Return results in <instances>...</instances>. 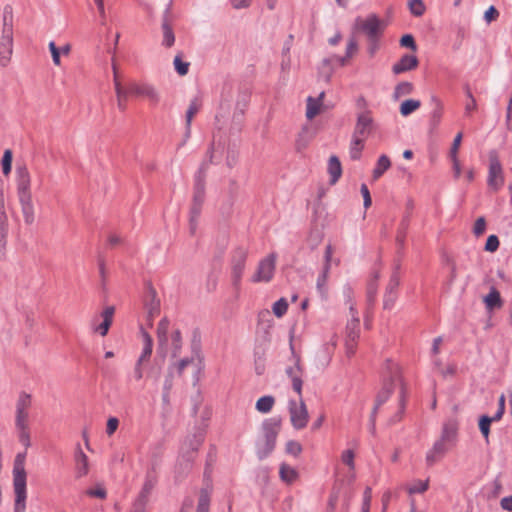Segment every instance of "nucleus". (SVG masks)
<instances>
[{
	"label": "nucleus",
	"mask_w": 512,
	"mask_h": 512,
	"mask_svg": "<svg viewBox=\"0 0 512 512\" xmlns=\"http://www.w3.org/2000/svg\"><path fill=\"white\" fill-rule=\"evenodd\" d=\"M200 109V102L197 99H194L190 102L189 107L186 111V125H187V132L186 137L190 134V125L192 122L193 117Z\"/></svg>",
	"instance_id": "41"
},
{
	"label": "nucleus",
	"mask_w": 512,
	"mask_h": 512,
	"mask_svg": "<svg viewBox=\"0 0 512 512\" xmlns=\"http://www.w3.org/2000/svg\"><path fill=\"white\" fill-rule=\"evenodd\" d=\"M20 206H21V213L24 219V223L26 225H32L35 222V209L32 202V197H21L18 198Z\"/></svg>",
	"instance_id": "23"
},
{
	"label": "nucleus",
	"mask_w": 512,
	"mask_h": 512,
	"mask_svg": "<svg viewBox=\"0 0 512 512\" xmlns=\"http://www.w3.org/2000/svg\"><path fill=\"white\" fill-rule=\"evenodd\" d=\"M421 106L419 100L407 99L403 101L400 105V113L402 116H408L414 111H416Z\"/></svg>",
	"instance_id": "42"
},
{
	"label": "nucleus",
	"mask_w": 512,
	"mask_h": 512,
	"mask_svg": "<svg viewBox=\"0 0 512 512\" xmlns=\"http://www.w3.org/2000/svg\"><path fill=\"white\" fill-rule=\"evenodd\" d=\"M17 197H32L30 173L25 165L16 167Z\"/></svg>",
	"instance_id": "15"
},
{
	"label": "nucleus",
	"mask_w": 512,
	"mask_h": 512,
	"mask_svg": "<svg viewBox=\"0 0 512 512\" xmlns=\"http://www.w3.org/2000/svg\"><path fill=\"white\" fill-rule=\"evenodd\" d=\"M499 247V239L496 235H490L485 244V250L488 252H495Z\"/></svg>",
	"instance_id": "63"
},
{
	"label": "nucleus",
	"mask_w": 512,
	"mask_h": 512,
	"mask_svg": "<svg viewBox=\"0 0 512 512\" xmlns=\"http://www.w3.org/2000/svg\"><path fill=\"white\" fill-rule=\"evenodd\" d=\"M210 493L207 489L200 490L196 512H209Z\"/></svg>",
	"instance_id": "39"
},
{
	"label": "nucleus",
	"mask_w": 512,
	"mask_h": 512,
	"mask_svg": "<svg viewBox=\"0 0 512 512\" xmlns=\"http://www.w3.org/2000/svg\"><path fill=\"white\" fill-rule=\"evenodd\" d=\"M429 487V480H417L407 487V492L412 495L415 493H424Z\"/></svg>",
	"instance_id": "48"
},
{
	"label": "nucleus",
	"mask_w": 512,
	"mask_h": 512,
	"mask_svg": "<svg viewBox=\"0 0 512 512\" xmlns=\"http://www.w3.org/2000/svg\"><path fill=\"white\" fill-rule=\"evenodd\" d=\"M396 383H399L400 385V407L402 410L404 408L405 401V386L400 376V369L396 363L391 360H387L384 367L383 386L376 395L375 404L372 409L373 414H377L379 408L389 399L394 391Z\"/></svg>",
	"instance_id": "2"
},
{
	"label": "nucleus",
	"mask_w": 512,
	"mask_h": 512,
	"mask_svg": "<svg viewBox=\"0 0 512 512\" xmlns=\"http://www.w3.org/2000/svg\"><path fill=\"white\" fill-rule=\"evenodd\" d=\"M25 453H18L14 459L13 487L15 493L14 512H25L26 509V470Z\"/></svg>",
	"instance_id": "4"
},
{
	"label": "nucleus",
	"mask_w": 512,
	"mask_h": 512,
	"mask_svg": "<svg viewBox=\"0 0 512 512\" xmlns=\"http://www.w3.org/2000/svg\"><path fill=\"white\" fill-rule=\"evenodd\" d=\"M277 255L270 253L267 257L263 258L257 267L255 274L252 277V282H269L272 280L276 268Z\"/></svg>",
	"instance_id": "12"
},
{
	"label": "nucleus",
	"mask_w": 512,
	"mask_h": 512,
	"mask_svg": "<svg viewBox=\"0 0 512 512\" xmlns=\"http://www.w3.org/2000/svg\"><path fill=\"white\" fill-rule=\"evenodd\" d=\"M193 459L194 457H192V455H187L185 453L181 454L175 470L177 478L183 477L185 474L188 473V471H190V469L192 468Z\"/></svg>",
	"instance_id": "32"
},
{
	"label": "nucleus",
	"mask_w": 512,
	"mask_h": 512,
	"mask_svg": "<svg viewBox=\"0 0 512 512\" xmlns=\"http://www.w3.org/2000/svg\"><path fill=\"white\" fill-rule=\"evenodd\" d=\"M145 82L129 81L125 87L129 91V96L141 97Z\"/></svg>",
	"instance_id": "50"
},
{
	"label": "nucleus",
	"mask_w": 512,
	"mask_h": 512,
	"mask_svg": "<svg viewBox=\"0 0 512 512\" xmlns=\"http://www.w3.org/2000/svg\"><path fill=\"white\" fill-rule=\"evenodd\" d=\"M483 302L486 309L490 312L503 306L500 292L494 286L490 288V292L483 298Z\"/></svg>",
	"instance_id": "27"
},
{
	"label": "nucleus",
	"mask_w": 512,
	"mask_h": 512,
	"mask_svg": "<svg viewBox=\"0 0 512 512\" xmlns=\"http://www.w3.org/2000/svg\"><path fill=\"white\" fill-rule=\"evenodd\" d=\"M350 311L352 312V319L347 323L346 326V339L352 341L358 340L360 334V320L357 317V312L351 306Z\"/></svg>",
	"instance_id": "28"
},
{
	"label": "nucleus",
	"mask_w": 512,
	"mask_h": 512,
	"mask_svg": "<svg viewBox=\"0 0 512 512\" xmlns=\"http://www.w3.org/2000/svg\"><path fill=\"white\" fill-rule=\"evenodd\" d=\"M379 279V273L376 272L374 279L371 280L367 285V303L369 307H372L376 300L377 294V280Z\"/></svg>",
	"instance_id": "40"
},
{
	"label": "nucleus",
	"mask_w": 512,
	"mask_h": 512,
	"mask_svg": "<svg viewBox=\"0 0 512 512\" xmlns=\"http://www.w3.org/2000/svg\"><path fill=\"white\" fill-rule=\"evenodd\" d=\"M407 228H408V220L403 219V221L401 222L400 228L398 230L397 236H396V243H397L399 249L404 248Z\"/></svg>",
	"instance_id": "53"
},
{
	"label": "nucleus",
	"mask_w": 512,
	"mask_h": 512,
	"mask_svg": "<svg viewBox=\"0 0 512 512\" xmlns=\"http://www.w3.org/2000/svg\"><path fill=\"white\" fill-rule=\"evenodd\" d=\"M141 331L144 341V347L137 361L140 363H146L150 359L152 354L153 340L149 333H147L143 329H141Z\"/></svg>",
	"instance_id": "34"
},
{
	"label": "nucleus",
	"mask_w": 512,
	"mask_h": 512,
	"mask_svg": "<svg viewBox=\"0 0 512 512\" xmlns=\"http://www.w3.org/2000/svg\"><path fill=\"white\" fill-rule=\"evenodd\" d=\"M168 329H169V321L167 318H163L157 326V340H158V350H160L165 357L166 347L168 344Z\"/></svg>",
	"instance_id": "25"
},
{
	"label": "nucleus",
	"mask_w": 512,
	"mask_h": 512,
	"mask_svg": "<svg viewBox=\"0 0 512 512\" xmlns=\"http://www.w3.org/2000/svg\"><path fill=\"white\" fill-rule=\"evenodd\" d=\"M74 459L76 463V477L81 478L86 476L89 472L88 457L82 451L80 444H77L76 446Z\"/></svg>",
	"instance_id": "21"
},
{
	"label": "nucleus",
	"mask_w": 512,
	"mask_h": 512,
	"mask_svg": "<svg viewBox=\"0 0 512 512\" xmlns=\"http://www.w3.org/2000/svg\"><path fill=\"white\" fill-rule=\"evenodd\" d=\"M31 407L32 395L26 391H21L15 403V425L29 424Z\"/></svg>",
	"instance_id": "11"
},
{
	"label": "nucleus",
	"mask_w": 512,
	"mask_h": 512,
	"mask_svg": "<svg viewBox=\"0 0 512 512\" xmlns=\"http://www.w3.org/2000/svg\"><path fill=\"white\" fill-rule=\"evenodd\" d=\"M418 63V59L415 55L405 54L393 65L392 71L394 74H401L415 69L418 66Z\"/></svg>",
	"instance_id": "20"
},
{
	"label": "nucleus",
	"mask_w": 512,
	"mask_h": 512,
	"mask_svg": "<svg viewBox=\"0 0 512 512\" xmlns=\"http://www.w3.org/2000/svg\"><path fill=\"white\" fill-rule=\"evenodd\" d=\"M281 419L279 417H273L263 422L264 440L269 442L271 447L272 443H276V438L280 430Z\"/></svg>",
	"instance_id": "18"
},
{
	"label": "nucleus",
	"mask_w": 512,
	"mask_h": 512,
	"mask_svg": "<svg viewBox=\"0 0 512 512\" xmlns=\"http://www.w3.org/2000/svg\"><path fill=\"white\" fill-rule=\"evenodd\" d=\"M117 98V107L120 111H125L127 108V100L129 97V91L125 89L120 80H116V86L114 87Z\"/></svg>",
	"instance_id": "33"
},
{
	"label": "nucleus",
	"mask_w": 512,
	"mask_h": 512,
	"mask_svg": "<svg viewBox=\"0 0 512 512\" xmlns=\"http://www.w3.org/2000/svg\"><path fill=\"white\" fill-rule=\"evenodd\" d=\"M189 63L188 62H183L181 57L179 55H177L175 58H174V67H175V70L177 71V73L181 76H184L188 73L189 71Z\"/></svg>",
	"instance_id": "58"
},
{
	"label": "nucleus",
	"mask_w": 512,
	"mask_h": 512,
	"mask_svg": "<svg viewBox=\"0 0 512 512\" xmlns=\"http://www.w3.org/2000/svg\"><path fill=\"white\" fill-rule=\"evenodd\" d=\"M330 269H327V267L322 268V272L317 278L316 287L318 292L321 294V296H325L327 289H326V282L328 279Z\"/></svg>",
	"instance_id": "47"
},
{
	"label": "nucleus",
	"mask_w": 512,
	"mask_h": 512,
	"mask_svg": "<svg viewBox=\"0 0 512 512\" xmlns=\"http://www.w3.org/2000/svg\"><path fill=\"white\" fill-rule=\"evenodd\" d=\"M391 161L387 155H381L372 173L373 180L379 179L389 168Z\"/></svg>",
	"instance_id": "35"
},
{
	"label": "nucleus",
	"mask_w": 512,
	"mask_h": 512,
	"mask_svg": "<svg viewBox=\"0 0 512 512\" xmlns=\"http://www.w3.org/2000/svg\"><path fill=\"white\" fill-rule=\"evenodd\" d=\"M302 451V446L299 442L290 440L286 443V452L294 456H298Z\"/></svg>",
	"instance_id": "60"
},
{
	"label": "nucleus",
	"mask_w": 512,
	"mask_h": 512,
	"mask_svg": "<svg viewBox=\"0 0 512 512\" xmlns=\"http://www.w3.org/2000/svg\"><path fill=\"white\" fill-rule=\"evenodd\" d=\"M465 94L468 98V102L465 105V114L470 115L472 111L476 110L477 103L471 92V89L468 86L465 87Z\"/></svg>",
	"instance_id": "56"
},
{
	"label": "nucleus",
	"mask_w": 512,
	"mask_h": 512,
	"mask_svg": "<svg viewBox=\"0 0 512 512\" xmlns=\"http://www.w3.org/2000/svg\"><path fill=\"white\" fill-rule=\"evenodd\" d=\"M486 229V221H485V218L484 217H479L476 221H475V224H474V227H473V233L476 235V236H480L484 233Z\"/></svg>",
	"instance_id": "64"
},
{
	"label": "nucleus",
	"mask_w": 512,
	"mask_h": 512,
	"mask_svg": "<svg viewBox=\"0 0 512 512\" xmlns=\"http://www.w3.org/2000/svg\"><path fill=\"white\" fill-rule=\"evenodd\" d=\"M115 313L114 306H108L106 307L102 313L101 316L103 318V321L101 324H99L97 327H95V332H98L101 336H106L110 326L113 322V316Z\"/></svg>",
	"instance_id": "26"
},
{
	"label": "nucleus",
	"mask_w": 512,
	"mask_h": 512,
	"mask_svg": "<svg viewBox=\"0 0 512 512\" xmlns=\"http://www.w3.org/2000/svg\"><path fill=\"white\" fill-rule=\"evenodd\" d=\"M145 309L149 324L152 325L153 318L160 312V300L157 298L155 289L151 286L148 288L145 297Z\"/></svg>",
	"instance_id": "17"
},
{
	"label": "nucleus",
	"mask_w": 512,
	"mask_h": 512,
	"mask_svg": "<svg viewBox=\"0 0 512 512\" xmlns=\"http://www.w3.org/2000/svg\"><path fill=\"white\" fill-rule=\"evenodd\" d=\"M457 431L458 424L455 420H449L443 424L440 438L435 441L432 448L426 454L425 461L427 466H433L439 462L455 445Z\"/></svg>",
	"instance_id": "3"
},
{
	"label": "nucleus",
	"mask_w": 512,
	"mask_h": 512,
	"mask_svg": "<svg viewBox=\"0 0 512 512\" xmlns=\"http://www.w3.org/2000/svg\"><path fill=\"white\" fill-rule=\"evenodd\" d=\"M161 28L163 32L162 45L168 48L172 47L175 42V35L170 21V7H167L163 13Z\"/></svg>",
	"instance_id": "19"
},
{
	"label": "nucleus",
	"mask_w": 512,
	"mask_h": 512,
	"mask_svg": "<svg viewBox=\"0 0 512 512\" xmlns=\"http://www.w3.org/2000/svg\"><path fill=\"white\" fill-rule=\"evenodd\" d=\"M13 13L10 6L3 11V27L0 36V67L6 68L10 65L13 55Z\"/></svg>",
	"instance_id": "6"
},
{
	"label": "nucleus",
	"mask_w": 512,
	"mask_h": 512,
	"mask_svg": "<svg viewBox=\"0 0 512 512\" xmlns=\"http://www.w3.org/2000/svg\"><path fill=\"white\" fill-rule=\"evenodd\" d=\"M9 232V220L5 210V201L3 191L0 190V255L5 254L7 237Z\"/></svg>",
	"instance_id": "16"
},
{
	"label": "nucleus",
	"mask_w": 512,
	"mask_h": 512,
	"mask_svg": "<svg viewBox=\"0 0 512 512\" xmlns=\"http://www.w3.org/2000/svg\"><path fill=\"white\" fill-rule=\"evenodd\" d=\"M400 44L401 46L409 48L413 51H416L417 49L416 42L411 34L403 35L400 39Z\"/></svg>",
	"instance_id": "61"
},
{
	"label": "nucleus",
	"mask_w": 512,
	"mask_h": 512,
	"mask_svg": "<svg viewBox=\"0 0 512 512\" xmlns=\"http://www.w3.org/2000/svg\"><path fill=\"white\" fill-rule=\"evenodd\" d=\"M248 257V250L244 247H237L234 249L231 257V279L232 284L236 289H239L242 275L245 268L246 259Z\"/></svg>",
	"instance_id": "9"
},
{
	"label": "nucleus",
	"mask_w": 512,
	"mask_h": 512,
	"mask_svg": "<svg viewBox=\"0 0 512 512\" xmlns=\"http://www.w3.org/2000/svg\"><path fill=\"white\" fill-rule=\"evenodd\" d=\"M333 74L332 59H323L321 66L319 67V75L326 81L329 82Z\"/></svg>",
	"instance_id": "44"
},
{
	"label": "nucleus",
	"mask_w": 512,
	"mask_h": 512,
	"mask_svg": "<svg viewBox=\"0 0 512 512\" xmlns=\"http://www.w3.org/2000/svg\"><path fill=\"white\" fill-rule=\"evenodd\" d=\"M363 148H364V140L363 139L354 138L352 136V142H351V146H350V157H351V159H353V160L360 159L361 152H362Z\"/></svg>",
	"instance_id": "45"
},
{
	"label": "nucleus",
	"mask_w": 512,
	"mask_h": 512,
	"mask_svg": "<svg viewBox=\"0 0 512 512\" xmlns=\"http://www.w3.org/2000/svg\"><path fill=\"white\" fill-rule=\"evenodd\" d=\"M409 9H410V12L414 15V16H422L425 12V5L423 3L422 0H410L409 1Z\"/></svg>",
	"instance_id": "55"
},
{
	"label": "nucleus",
	"mask_w": 512,
	"mask_h": 512,
	"mask_svg": "<svg viewBox=\"0 0 512 512\" xmlns=\"http://www.w3.org/2000/svg\"><path fill=\"white\" fill-rule=\"evenodd\" d=\"M413 90V85L410 82H401L399 83L394 90V98H399L401 96L409 95Z\"/></svg>",
	"instance_id": "51"
},
{
	"label": "nucleus",
	"mask_w": 512,
	"mask_h": 512,
	"mask_svg": "<svg viewBox=\"0 0 512 512\" xmlns=\"http://www.w3.org/2000/svg\"><path fill=\"white\" fill-rule=\"evenodd\" d=\"M250 96L247 92H239L233 105V89L230 85H225L221 92L219 108L215 115L216 127L218 130L224 128L227 121L231 119L229 130L231 133H237L241 130L244 114L248 107Z\"/></svg>",
	"instance_id": "1"
},
{
	"label": "nucleus",
	"mask_w": 512,
	"mask_h": 512,
	"mask_svg": "<svg viewBox=\"0 0 512 512\" xmlns=\"http://www.w3.org/2000/svg\"><path fill=\"white\" fill-rule=\"evenodd\" d=\"M19 441L27 448L30 446L29 424L15 425Z\"/></svg>",
	"instance_id": "46"
},
{
	"label": "nucleus",
	"mask_w": 512,
	"mask_h": 512,
	"mask_svg": "<svg viewBox=\"0 0 512 512\" xmlns=\"http://www.w3.org/2000/svg\"><path fill=\"white\" fill-rule=\"evenodd\" d=\"M157 483L156 465L152 464L151 468L147 471L143 487L139 496L149 500V495Z\"/></svg>",
	"instance_id": "24"
},
{
	"label": "nucleus",
	"mask_w": 512,
	"mask_h": 512,
	"mask_svg": "<svg viewBox=\"0 0 512 512\" xmlns=\"http://www.w3.org/2000/svg\"><path fill=\"white\" fill-rule=\"evenodd\" d=\"M328 173L330 174V183L335 184L342 174V167L337 156L333 155L328 161Z\"/></svg>",
	"instance_id": "31"
},
{
	"label": "nucleus",
	"mask_w": 512,
	"mask_h": 512,
	"mask_svg": "<svg viewBox=\"0 0 512 512\" xmlns=\"http://www.w3.org/2000/svg\"><path fill=\"white\" fill-rule=\"evenodd\" d=\"M203 440L204 435L202 432H198L192 436H188L182 445V453L192 455V457H194V454L197 452V450L203 443Z\"/></svg>",
	"instance_id": "22"
},
{
	"label": "nucleus",
	"mask_w": 512,
	"mask_h": 512,
	"mask_svg": "<svg viewBox=\"0 0 512 512\" xmlns=\"http://www.w3.org/2000/svg\"><path fill=\"white\" fill-rule=\"evenodd\" d=\"M354 28L363 32L367 36L368 40H373L381 37L385 25L375 14H371L366 19L357 17Z\"/></svg>",
	"instance_id": "7"
},
{
	"label": "nucleus",
	"mask_w": 512,
	"mask_h": 512,
	"mask_svg": "<svg viewBox=\"0 0 512 512\" xmlns=\"http://www.w3.org/2000/svg\"><path fill=\"white\" fill-rule=\"evenodd\" d=\"M492 422H494V419L488 415H482L479 419V429L487 443H489L490 426Z\"/></svg>",
	"instance_id": "43"
},
{
	"label": "nucleus",
	"mask_w": 512,
	"mask_h": 512,
	"mask_svg": "<svg viewBox=\"0 0 512 512\" xmlns=\"http://www.w3.org/2000/svg\"><path fill=\"white\" fill-rule=\"evenodd\" d=\"M288 309V302L285 298H280L273 304L272 311L278 318L284 316Z\"/></svg>",
	"instance_id": "49"
},
{
	"label": "nucleus",
	"mask_w": 512,
	"mask_h": 512,
	"mask_svg": "<svg viewBox=\"0 0 512 512\" xmlns=\"http://www.w3.org/2000/svg\"><path fill=\"white\" fill-rule=\"evenodd\" d=\"M505 413V395L501 394L498 400V409L492 418L494 421H499L502 419L503 415Z\"/></svg>",
	"instance_id": "62"
},
{
	"label": "nucleus",
	"mask_w": 512,
	"mask_h": 512,
	"mask_svg": "<svg viewBox=\"0 0 512 512\" xmlns=\"http://www.w3.org/2000/svg\"><path fill=\"white\" fill-rule=\"evenodd\" d=\"M374 119L370 110H363L357 113L353 137L365 140L374 130Z\"/></svg>",
	"instance_id": "13"
},
{
	"label": "nucleus",
	"mask_w": 512,
	"mask_h": 512,
	"mask_svg": "<svg viewBox=\"0 0 512 512\" xmlns=\"http://www.w3.org/2000/svg\"><path fill=\"white\" fill-rule=\"evenodd\" d=\"M279 474L281 480L289 484L298 476L297 471L285 463L281 464Z\"/></svg>",
	"instance_id": "37"
},
{
	"label": "nucleus",
	"mask_w": 512,
	"mask_h": 512,
	"mask_svg": "<svg viewBox=\"0 0 512 512\" xmlns=\"http://www.w3.org/2000/svg\"><path fill=\"white\" fill-rule=\"evenodd\" d=\"M399 285H400V264L396 263L385 292H388L390 294L397 293V289H398Z\"/></svg>",
	"instance_id": "36"
},
{
	"label": "nucleus",
	"mask_w": 512,
	"mask_h": 512,
	"mask_svg": "<svg viewBox=\"0 0 512 512\" xmlns=\"http://www.w3.org/2000/svg\"><path fill=\"white\" fill-rule=\"evenodd\" d=\"M205 167V163L201 164L198 172L195 175L193 198L189 216V232L192 236L196 234L198 227V219L200 217L205 200V181L203 174Z\"/></svg>",
	"instance_id": "5"
},
{
	"label": "nucleus",
	"mask_w": 512,
	"mask_h": 512,
	"mask_svg": "<svg viewBox=\"0 0 512 512\" xmlns=\"http://www.w3.org/2000/svg\"><path fill=\"white\" fill-rule=\"evenodd\" d=\"M325 92H321L318 98H313L309 96L307 98V109H306V117L309 120H312L315 116H317L320 112V107L322 101L324 99Z\"/></svg>",
	"instance_id": "29"
},
{
	"label": "nucleus",
	"mask_w": 512,
	"mask_h": 512,
	"mask_svg": "<svg viewBox=\"0 0 512 512\" xmlns=\"http://www.w3.org/2000/svg\"><path fill=\"white\" fill-rule=\"evenodd\" d=\"M291 349L293 346L291 345ZM292 354L294 357V364L292 366H288L285 369L286 375L291 379L293 390L299 395H302V376H303V367L300 364V357L296 356L294 350H292Z\"/></svg>",
	"instance_id": "14"
},
{
	"label": "nucleus",
	"mask_w": 512,
	"mask_h": 512,
	"mask_svg": "<svg viewBox=\"0 0 512 512\" xmlns=\"http://www.w3.org/2000/svg\"><path fill=\"white\" fill-rule=\"evenodd\" d=\"M504 181V172L498 154L496 151H490L487 184L496 192L503 187Z\"/></svg>",
	"instance_id": "8"
},
{
	"label": "nucleus",
	"mask_w": 512,
	"mask_h": 512,
	"mask_svg": "<svg viewBox=\"0 0 512 512\" xmlns=\"http://www.w3.org/2000/svg\"><path fill=\"white\" fill-rule=\"evenodd\" d=\"M2 171L4 175H8L11 172V165H12V151L7 149L4 151L3 157H2Z\"/></svg>",
	"instance_id": "57"
},
{
	"label": "nucleus",
	"mask_w": 512,
	"mask_h": 512,
	"mask_svg": "<svg viewBox=\"0 0 512 512\" xmlns=\"http://www.w3.org/2000/svg\"><path fill=\"white\" fill-rule=\"evenodd\" d=\"M275 403L273 396L267 395L259 398L256 402V409L260 413H268L271 411Z\"/></svg>",
	"instance_id": "38"
},
{
	"label": "nucleus",
	"mask_w": 512,
	"mask_h": 512,
	"mask_svg": "<svg viewBox=\"0 0 512 512\" xmlns=\"http://www.w3.org/2000/svg\"><path fill=\"white\" fill-rule=\"evenodd\" d=\"M289 414L291 424L295 429L300 430L307 426L309 414L302 396H299V402L289 401Z\"/></svg>",
	"instance_id": "10"
},
{
	"label": "nucleus",
	"mask_w": 512,
	"mask_h": 512,
	"mask_svg": "<svg viewBox=\"0 0 512 512\" xmlns=\"http://www.w3.org/2000/svg\"><path fill=\"white\" fill-rule=\"evenodd\" d=\"M432 101L435 104V109L433 110V112L431 114V121L434 125H437L440 122V119L442 116L443 106H442L441 101L434 96L432 97Z\"/></svg>",
	"instance_id": "54"
},
{
	"label": "nucleus",
	"mask_w": 512,
	"mask_h": 512,
	"mask_svg": "<svg viewBox=\"0 0 512 512\" xmlns=\"http://www.w3.org/2000/svg\"><path fill=\"white\" fill-rule=\"evenodd\" d=\"M171 338H172V347H173L172 357L175 358L179 355L181 346H182L181 332L178 329L173 331Z\"/></svg>",
	"instance_id": "52"
},
{
	"label": "nucleus",
	"mask_w": 512,
	"mask_h": 512,
	"mask_svg": "<svg viewBox=\"0 0 512 512\" xmlns=\"http://www.w3.org/2000/svg\"><path fill=\"white\" fill-rule=\"evenodd\" d=\"M141 97L148 99L153 106H156L161 99L158 89L153 84L148 82L144 83Z\"/></svg>",
	"instance_id": "30"
},
{
	"label": "nucleus",
	"mask_w": 512,
	"mask_h": 512,
	"mask_svg": "<svg viewBox=\"0 0 512 512\" xmlns=\"http://www.w3.org/2000/svg\"><path fill=\"white\" fill-rule=\"evenodd\" d=\"M148 501V499L142 498L141 496L138 495L137 499L134 501L132 505V509L130 512H145Z\"/></svg>",
	"instance_id": "59"
}]
</instances>
